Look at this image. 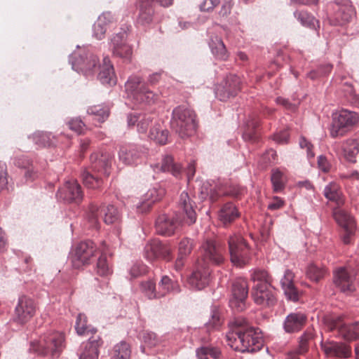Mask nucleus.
Listing matches in <instances>:
<instances>
[{"label": "nucleus", "instance_id": "nucleus-24", "mask_svg": "<svg viewBox=\"0 0 359 359\" xmlns=\"http://www.w3.org/2000/svg\"><path fill=\"white\" fill-rule=\"evenodd\" d=\"M306 320V316L304 313H290L286 316L283 322V329L287 333L299 332L304 326Z\"/></svg>", "mask_w": 359, "mask_h": 359}, {"label": "nucleus", "instance_id": "nucleus-29", "mask_svg": "<svg viewBox=\"0 0 359 359\" xmlns=\"http://www.w3.org/2000/svg\"><path fill=\"white\" fill-rule=\"evenodd\" d=\"M243 189L238 186L231 185L225 189L219 188L218 190L213 189L210 192L208 191L204 192L201 191L202 198H205L210 195V197L212 201L217 199L218 197L222 196H229L232 197H238L243 193Z\"/></svg>", "mask_w": 359, "mask_h": 359}, {"label": "nucleus", "instance_id": "nucleus-64", "mask_svg": "<svg viewBox=\"0 0 359 359\" xmlns=\"http://www.w3.org/2000/svg\"><path fill=\"white\" fill-rule=\"evenodd\" d=\"M294 273L290 269L285 271L283 277L280 280V285L282 288L293 285Z\"/></svg>", "mask_w": 359, "mask_h": 359}, {"label": "nucleus", "instance_id": "nucleus-51", "mask_svg": "<svg viewBox=\"0 0 359 359\" xmlns=\"http://www.w3.org/2000/svg\"><path fill=\"white\" fill-rule=\"evenodd\" d=\"M326 273L327 271L324 267L312 264L307 269L306 276L310 280L318 282L324 278Z\"/></svg>", "mask_w": 359, "mask_h": 359}, {"label": "nucleus", "instance_id": "nucleus-17", "mask_svg": "<svg viewBox=\"0 0 359 359\" xmlns=\"http://www.w3.org/2000/svg\"><path fill=\"white\" fill-rule=\"evenodd\" d=\"M251 295L254 302L262 306H271L276 302L272 285L255 283Z\"/></svg>", "mask_w": 359, "mask_h": 359}, {"label": "nucleus", "instance_id": "nucleus-7", "mask_svg": "<svg viewBox=\"0 0 359 359\" xmlns=\"http://www.w3.org/2000/svg\"><path fill=\"white\" fill-rule=\"evenodd\" d=\"M230 259L232 264L238 267L247 265L250 259L248 245L240 234H233L228 239Z\"/></svg>", "mask_w": 359, "mask_h": 359}, {"label": "nucleus", "instance_id": "nucleus-48", "mask_svg": "<svg viewBox=\"0 0 359 359\" xmlns=\"http://www.w3.org/2000/svg\"><path fill=\"white\" fill-rule=\"evenodd\" d=\"M110 18V15L109 14H101L97 20L93 25V36L95 37L98 40L102 39L104 36L107 27L104 25V20L106 17Z\"/></svg>", "mask_w": 359, "mask_h": 359}, {"label": "nucleus", "instance_id": "nucleus-53", "mask_svg": "<svg viewBox=\"0 0 359 359\" xmlns=\"http://www.w3.org/2000/svg\"><path fill=\"white\" fill-rule=\"evenodd\" d=\"M142 339L144 344L149 348L155 347L161 343V339L151 331L143 332Z\"/></svg>", "mask_w": 359, "mask_h": 359}, {"label": "nucleus", "instance_id": "nucleus-57", "mask_svg": "<svg viewBox=\"0 0 359 359\" xmlns=\"http://www.w3.org/2000/svg\"><path fill=\"white\" fill-rule=\"evenodd\" d=\"M287 300L297 302L299 299L300 292L294 285L282 288Z\"/></svg>", "mask_w": 359, "mask_h": 359}, {"label": "nucleus", "instance_id": "nucleus-28", "mask_svg": "<svg viewBox=\"0 0 359 359\" xmlns=\"http://www.w3.org/2000/svg\"><path fill=\"white\" fill-rule=\"evenodd\" d=\"M139 8L137 22L144 26L151 23L154 14L152 0H139Z\"/></svg>", "mask_w": 359, "mask_h": 359}, {"label": "nucleus", "instance_id": "nucleus-4", "mask_svg": "<svg viewBox=\"0 0 359 359\" xmlns=\"http://www.w3.org/2000/svg\"><path fill=\"white\" fill-rule=\"evenodd\" d=\"M125 90L128 96L137 103L151 104L158 99V95L149 90L142 76L130 75L125 83Z\"/></svg>", "mask_w": 359, "mask_h": 359}, {"label": "nucleus", "instance_id": "nucleus-50", "mask_svg": "<svg viewBox=\"0 0 359 359\" xmlns=\"http://www.w3.org/2000/svg\"><path fill=\"white\" fill-rule=\"evenodd\" d=\"M87 112L88 114L95 116L99 122H103L108 117L109 109L107 106L94 105L90 107Z\"/></svg>", "mask_w": 359, "mask_h": 359}, {"label": "nucleus", "instance_id": "nucleus-44", "mask_svg": "<svg viewBox=\"0 0 359 359\" xmlns=\"http://www.w3.org/2000/svg\"><path fill=\"white\" fill-rule=\"evenodd\" d=\"M314 333L311 329H308L299 337V346L297 349V353H290V354H295L298 357L299 354L305 353L309 349V342L313 339Z\"/></svg>", "mask_w": 359, "mask_h": 359}, {"label": "nucleus", "instance_id": "nucleus-1", "mask_svg": "<svg viewBox=\"0 0 359 359\" xmlns=\"http://www.w3.org/2000/svg\"><path fill=\"white\" fill-rule=\"evenodd\" d=\"M229 330L226 334L228 345L241 353H255L264 345L261 331L249 324L243 317L235 318L229 323Z\"/></svg>", "mask_w": 359, "mask_h": 359}, {"label": "nucleus", "instance_id": "nucleus-34", "mask_svg": "<svg viewBox=\"0 0 359 359\" xmlns=\"http://www.w3.org/2000/svg\"><path fill=\"white\" fill-rule=\"evenodd\" d=\"M158 287V296H160L161 298L164 297L170 293H179L181 291L178 282L171 279L167 275L161 277Z\"/></svg>", "mask_w": 359, "mask_h": 359}, {"label": "nucleus", "instance_id": "nucleus-15", "mask_svg": "<svg viewBox=\"0 0 359 359\" xmlns=\"http://www.w3.org/2000/svg\"><path fill=\"white\" fill-rule=\"evenodd\" d=\"M248 295V285L247 280L243 278L236 279L231 290V297L229 299L230 307L241 312L246 308V299Z\"/></svg>", "mask_w": 359, "mask_h": 359}, {"label": "nucleus", "instance_id": "nucleus-11", "mask_svg": "<svg viewBox=\"0 0 359 359\" xmlns=\"http://www.w3.org/2000/svg\"><path fill=\"white\" fill-rule=\"evenodd\" d=\"M96 248L95 243L90 240L80 242L73 250L71 255L72 266L76 269L89 264L95 255Z\"/></svg>", "mask_w": 359, "mask_h": 359}, {"label": "nucleus", "instance_id": "nucleus-25", "mask_svg": "<svg viewBox=\"0 0 359 359\" xmlns=\"http://www.w3.org/2000/svg\"><path fill=\"white\" fill-rule=\"evenodd\" d=\"M90 160L92 170L102 172L107 176L109 175L111 158L109 154L93 153L91 154Z\"/></svg>", "mask_w": 359, "mask_h": 359}, {"label": "nucleus", "instance_id": "nucleus-54", "mask_svg": "<svg viewBox=\"0 0 359 359\" xmlns=\"http://www.w3.org/2000/svg\"><path fill=\"white\" fill-rule=\"evenodd\" d=\"M271 180L273 184V191L279 192L284 188L283 174L279 170H273Z\"/></svg>", "mask_w": 359, "mask_h": 359}, {"label": "nucleus", "instance_id": "nucleus-45", "mask_svg": "<svg viewBox=\"0 0 359 359\" xmlns=\"http://www.w3.org/2000/svg\"><path fill=\"white\" fill-rule=\"evenodd\" d=\"M131 350L130 345L121 341L114 346L111 359H130Z\"/></svg>", "mask_w": 359, "mask_h": 359}, {"label": "nucleus", "instance_id": "nucleus-31", "mask_svg": "<svg viewBox=\"0 0 359 359\" xmlns=\"http://www.w3.org/2000/svg\"><path fill=\"white\" fill-rule=\"evenodd\" d=\"M323 194L327 200L334 202L339 207H341L345 203V198L340 187L336 182H331L327 184L324 188Z\"/></svg>", "mask_w": 359, "mask_h": 359}, {"label": "nucleus", "instance_id": "nucleus-23", "mask_svg": "<svg viewBox=\"0 0 359 359\" xmlns=\"http://www.w3.org/2000/svg\"><path fill=\"white\" fill-rule=\"evenodd\" d=\"M165 194V189L161 186H156L149 189L145 194V200L137 205V211L140 213L148 211L152 204L161 200L164 196Z\"/></svg>", "mask_w": 359, "mask_h": 359}, {"label": "nucleus", "instance_id": "nucleus-43", "mask_svg": "<svg viewBox=\"0 0 359 359\" xmlns=\"http://www.w3.org/2000/svg\"><path fill=\"white\" fill-rule=\"evenodd\" d=\"M140 287L141 292L149 299H161L158 296V289L156 290V283L153 280L142 281Z\"/></svg>", "mask_w": 359, "mask_h": 359}, {"label": "nucleus", "instance_id": "nucleus-55", "mask_svg": "<svg viewBox=\"0 0 359 359\" xmlns=\"http://www.w3.org/2000/svg\"><path fill=\"white\" fill-rule=\"evenodd\" d=\"M50 134L45 132H36L32 135L33 141L39 147H46L51 144Z\"/></svg>", "mask_w": 359, "mask_h": 359}, {"label": "nucleus", "instance_id": "nucleus-14", "mask_svg": "<svg viewBox=\"0 0 359 359\" xmlns=\"http://www.w3.org/2000/svg\"><path fill=\"white\" fill-rule=\"evenodd\" d=\"M65 338L62 333L49 331L41 337L39 341V349L43 355H57L61 351Z\"/></svg>", "mask_w": 359, "mask_h": 359}, {"label": "nucleus", "instance_id": "nucleus-32", "mask_svg": "<svg viewBox=\"0 0 359 359\" xmlns=\"http://www.w3.org/2000/svg\"><path fill=\"white\" fill-rule=\"evenodd\" d=\"M240 213L236 206L231 202L224 204L218 214L219 221L224 225L229 224L239 217Z\"/></svg>", "mask_w": 359, "mask_h": 359}, {"label": "nucleus", "instance_id": "nucleus-33", "mask_svg": "<svg viewBox=\"0 0 359 359\" xmlns=\"http://www.w3.org/2000/svg\"><path fill=\"white\" fill-rule=\"evenodd\" d=\"M334 10V18L339 25L349 22L354 15L353 8L348 1L343 4L337 3Z\"/></svg>", "mask_w": 359, "mask_h": 359}, {"label": "nucleus", "instance_id": "nucleus-6", "mask_svg": "<svg viewBox=\"0 0 359 359\" xmlns=\"http://www.w3.org/2000/svg\"><path fill=\"white\" fill-rule=\"evenodd\" d=\"M224 261L223 248L215 238L205 239L200 248V257L196 262L210 269V266H219Z\"/></svg>", "mask_w": 359, "mask_h": 359}, {"label": "nucleus", "instance_id": "nucleus-5", "mask_svg": "<svg viewBox=\"0 0 359 359\" xmlns=\"http://www.w3.org/2000/svg\"><path fill=\"white\" fill-rule=\"evenodd\" d=\"M69 62L74 71L90 77L95 74L99 60L88 48L83 47L70 55Z\"/></svg>", "mask_w": 359, "mask_h": 359}, {"label": "nucleus", "instance_id": "nucleus-10", "mask_svg": "<svg viewBox=\"0 0 359 359\" xmlns=\"http://www.w3.org/2000/svg\"><path fill=\"white\" fill-rule=\"evenodd\" d=\"M358 121L357 114L346 109L341 110L333 118L330 128V135L335 138L344 136L347 128L354 125Z\"/></svg>", "mask_w": 359, "mask_h": 359}, {"label": "nucleus", "instance_id": "nucleus-38", "mask_svg": "<svg viewBox=\"0 0 359 359\" xmlns=\"http://www.w3.org/2000/svg\"><path fill=\"white\" fill-rule=\"evenodd\" d=\"M358 143L355 140L351 139L344 142L341 146V155L351 163L355 162V156L359 152Z\"/></svg>", "mask_w": 359, "mask_h": 359}, {"label": "nucleus", "instance_id": "nucleus-63", "mask_svg": "<svg viewBox=\"0 0 359 359\" xmlns=\"http://www.w3.org/2000/svg\"><path fill=\"white\" fill-rule=\"evenodd\" d=\"M299 146L302 149H306L307 157L309 159L313 158L315 156V154L313 151L312 144L307 140L304 137H301L299 139Z\"/></svg>", "mask_w": 359, "mask_h": 359}, {"label": "nucleus", "instance_id": "nucleus-21", "mask_svg": "<svg viewBox=\"0 0 359 359\" xmlns=\"http://www.w3.org/2000/svg\"><path fill=\"white\" fill-rule=\"evenodd\" d=\"M56 196L65 202L79 203L83 198V193L81 186L76 181H67L57 191Z\"/></svg>", "mask_w": 359, "mask_h": 359}, {"label": "nucleus", "instance_id": "nucleus-9", "mask_svg": "<svg viewBox=\"0 0 359 359\" xmlns=\"http://www.w3.org/2000/svg\"><path fill=\"white\" fill-rule=\"evenodd\" d=\"M144 257L150 262L159 258L170 262L172 259V249L168 243L153 239L146 244L144 249Z\"/></svg>", "mask_w": 359, "mask_h": 359}, {"label": "nucleus", "instance_id": "nucleus-61", "mask_svg": "<svg viewBox=\"0 0 359 359\" xmlns=\"http://www.w3.org/2000/svg\"><path fill=\"white\" fill-rule=\"evenodd\" d=\"M152 123V119L150 116L140 115V118L137 124V131L140 133H145L148 127Z\"/></svg>", "mask_w": 359, "mask_h": 359}, {"label": "nucleus", "instance_id": "nucleus-47", "mask_svg": "<svg viewBox=\"0 0 359 359\" xmlns=\"http://www.w3.org/2000/svg\"><path fill=\"white\" fill-rule=\"evenodd\" d=\"M294 16L304 27L311 29L316 28V24H318L316 19L306 11H297L294 13Z\"/></svg>", "mask_w": 359, "mask_h": 359}, {"label": "nucleus", "instance_id": "nucleus-60", "mask_svg": "<svg viewBox=\"0 0 359 359\" xmlns=\"http://www.w3.org/2000/svg\"><path fill=\"white\" fill-rule=\"evenodd\" d=\"M100 212V208L92 206L90 207V212L88 214V222L90 223V226L94 229H97L99 227V222H98V215Z\"/></svg>", "mask_w": 359, "mask_h": 359}, {"label": "nucleus", "instance_id": "nucleus-49", "mask_svg": "<svg viewBox=\"0 0 359 359\" xmlns=\"http://www.w3.org/2000/svg\"><path fill=\"white\" fill-rule=\"evenodd\" d=\"M251 279L254 283L272 285L273 278L264 269H255L251 274Z\"/></svg>", "mask_w": 359, "mask_h": 359}, {"label": "nucleus", "instance_id": "nucleus-19", "mask_svg": "<svg viewBox=\"0 0 359 359\" xmlns=\"http://www.w3.org/2000/svg\"><path fill=\"white\" fill-rule=\"evenodd\" d=\"M210 270L196 262L195 269L187 279V284L193 290H201L209 283Z\"/></svg>", "mask_w": 359, "mask_h": 359}, {"label": "nucleus", "instance_id": "nucleus-8", "mask_svg": "<svg viewBox=\"0 0 359 359\" xmlns=\"http://www.w3.org/2000/svg\"><path fill=\"white\" fill-rule=\"evenodd\" d=\"M35 312L36 305L34 300L27 296L22 295L18 299L10 323L22 326L33 318Z\"/></svg>", "mask_w": 359, "mask_h": 359}, {"label": "nucleus", "instance_id": "nucleus-56", "mask_svg": "<svg viewBox=\"0 0 359 359\" xmlns=\"http://www.w3.org/2000/svg\"><path fill=\"white\" fill-rule=\"evenodd\" d=\"M193 248V241L187 238H183L179 243L178 255L187 257Z\"/></svg>", "mask_w": 359, "mask_h": 359}, {"label": "nucleus", "instance_id": "nucleus-52", "mask_svg": "<svg viewBox=\"0 0 359 359\" xmlns=\"http://www.w3.org/2000/svg\"><path fill=\"white\" fill-rule=\"evenodd\" d=\"M83 182L86 187L90 189H95L100 186L101 180L97 176H94L90 172L84 170L82 173Z\"/></svg>", "mask_w": 359, "mask_h": 359}, {"label": "nucleus", "instance_id": "nucleus-26", "mask_svg": "<svg viewBox=\"0 0 359 359\" xmlns=\"http://www.w3.org/2000/svg\"><path fill=\"white\" fill-rule=\"evenodd\" d=\"M151 167L156 172H170L176 177H178L182 172L181 165L175 163L172 156L168 154L163 156L161 164L156 163Z\"/></svg>", "mask_w": 359, "mask_h": 359}, {"label": "nucleus", "instance_id": "nucleus-20", "mask_svg": "<svg viewBox=\"0 0 359 359\" xmlns=\"http://www.w3.org/2000/svg\"><path fill=\"white\" fill-rule=\"evenodd\" d=\"M241 89V79L234 74H230L225 79L222 86L216 90V97L221 101H226L231 97H234Z\"/></svg>", "mask_w": 359, "mask_h": 359}, {"label": "nucleus", "instance_id": "nucleus-3", "mask_svg": "<svg viewBox=\"0 0 359 359\" xmlns=\"http://www.w3.org/2000/svg\"><path fill=\"white\" fill-rule=\"evenodd\" d=\"M170 126L182 138L192 135L197 127L195 112L185 106L176 107L172 110Z\"/></svg>", "mask_w": 359, "mask_h": 359}, {"label": "nucleus", "instance_id": "nucleus-59", "mask_svg": "<svg viewBox=\"0 0 359 359\" xmlns=\"http://www.w3.org/2000/svg\"><path fill=\"white\" fill-rule=\"evenodd\" d=\"M147 272V266L141 262H135L130 269V274L133 278H137Z\"/></svg>", "mask_w": 359, "mask_h": 359}, {"label": "nucleus", "instance_id": "nucleus-39", "mask_svg": "<svg viewBox=\"0 0 359 359\" xmlns=\"http://www.w3.org/2000/svg\"><path fill=\"white\" fill-rule=\"evenodd\" d=\"M103 341L98 335L90 337L86 342L82 343L81 348L82 352L90 354L94 353L99 356V348L102 346Z\"/></svg>", "mask_w": 359, "mask_h": 359}, {"label": "nucleus", "instance_id": "nucleus-18", "mask_svg": "<svg viewBox=\"0 0 359 359\" xmlns=\"http://www.w3.org/2000/svg\"><path fill=\"white\" fill-rule=\"evenodd\" d=\"M147 149L139 145L128 144L120 147L118 158L126 165L139 163L146 154Z\"/></svg>", "mask_w": 359, "mask_h": 359}, {"label": "nucleus", "instance_id": "nucleus-42", "mask_svg": "<svg viewBox=\"0 0 359 359\" xmlns=\"http://www.w3.org/2000/svg\"><path fill=\"white\" fill-rule=\"evenodd\" d=\"M245 129L243 134L245 141H255L257 139L255 129L259 126V120L254 116H250L245 121Z\"/></svg>", "mask_w": 359, "mask_h": 359}, {"label": "nucleus", "instance_id": "nucleus-46", "mask_svg": "<svg viewBox=\"0 0 359 359\" xmlns=\"http://www.w3.org/2000/svg\"><path fill=\"white\" fill-rule=\"evenodd\" d=\"M102 212H104V221L107 224H115L121 221V214L113 205H107Z\"/></svg>", "mask_w": 359, "mask_h": 359}, {"label": "nucleus", "instance_id": "nucleus-37", "mask_svg": "<svg viewBox=\"0 0 359 359\" xmlns=\"http://www.w3.org/2000/svg\"><path fill=\"white\" fill-rule=\"evenodd\" d=\"M333 217L337 223L342 228H350L355 226V222L353 217L346 210L337 206L333 209Z\"/></svg>", "mask_w": 359, "mask_h": 359}, {"label": "nucleus", "instance_id": "nucleus-36", "mask_svg": "<svg viewBox=\"0 0 359 359\" xmlns=\"http://www.w3.org/2000/svg\"><path fill=\"white\" fill-rule=\"evenodd\" d=\"M209 47L212 53L217 59L226 60L229 54L226 46L221 38L217 36H212L209 41Z\"/></svg>", "mask_w": 359, "mask_h": 359}, {"label": "nucleus", "instance_id": "nucleus-16", "mask_svg": "<svg viewBox=\"0 0 359 359\" xmlns=\"http://www.w3.org/2000/svg\"><path fill=\"white\" fill-rule=\"evenodd\" d=\"M127 34L121 32L116 34L111 39L110 47L113 55L123 59L125 62H130L133 55V48L126 42Z\"/></svg>", "mask_w": 359, "mask_h": 359}, {"label": "nucleus", "instance_id": "nucleus-30", "mask_svg": "<svg viewBox=\"0 0 359 359\" xmlns=\"http://www.w3.org/2000/svg\"><path fill=\"white\" fill-rule=\"evenodd\" d=\"M169 131L159 122H155L149 129L148 137L156 144L165 145L168 142Z\"/></svg>", "mask_w": 359, "mask_h": 359}, {"label": "nucleus", "instance_id": "nucleus-2", "mask_svg": "<svg viewBox=\"0 0 359 359\" xmlns=\"http://www.w3.org/2000/svg\"><path fill=\"white\" fill-rule=\"evenodd\" d=\"M195 202L185 191L182 192L178 201V210L176 218L165 214L160 215L155 223L156 232L163 236L172 235L180 223L188 225L194 224L196 221Z\"/></svg>", "mask_w": 359, "mask_h": 359}, {"label": "nucleus", "instance_id": "nucleus-58", "mask_svg": "<svg viewBox=\"0 0 359 359\" xmlns=\"http://www.w3.org/2000/svg\"><path fill=\"white\" fill-rule=\"evenodd\" d=\"M221 325L219 313L216 310H212L210 318L205 323V326L208 330L218 328Z\"/></svg>", "mask_w": 359, "mask_h": 359}, {"label": "nucleus", "instance_id": "nucleus-22", "mask_svg": "<svg viewBox=\"0 0 359 359\" xmlns=\"http://www.w3.org/2000/svg\"><path fill=\"white\" fill-rule=\"evenodd\" d=\"M320 346L327 357L343 359L348 358L351 354V348L341 342L321 341Z\"/></svg>", "mask_w": 359, "mask_h": 359}, {"label": "nucleus", "instance_id": "nucleus-62", "mask_svg": "<svg viewBox=\"0 0 359 359\" xmlns=\"http://www.w3.org/2000/svg\"><path fill=\"white\" fill-rule=\"evenodd\" d=\"M69 129L76 132L78 134H81L84 129L85 124L81 119L79 118H72L68 122Z\"/></svg>", "mask_w": 359, "mask_h": 359}, {"label": "nucleus", "instance_id": "nucleus-35", "mask_svg": "<svg viewBox=\"0 0 359 359\" xmlns=\"http://www.w3.org/2000/svg\"><path fill=\"white\" fill-rule=\"evenodd\" d=\"M106 243L104 241L102 243V247L100 248L101 255L98 258L97 266H96V273L97 275L102 277L107 278L112 274L113 270L112 266L109 262L107 259L106 256L107 250H106Z\"/></svg>", "mask_w": 359, "mask_h": 359}, {"label": "nucleus", "instance_id": "nucleus-27", "mask_svg": "<svg viewBox=\"0 0 359 359\" xmlns=\"http://www.w3.org/2000/svg\"><path fill=\"white\" fill-rule=\"evenodd\" d=\"M97 79L103 84L114 85L116 83L114 66L108 57L103 58V62L100 66V71Z\"/></svg>", "mask_w": 359, "mask_h": 359}, {"label": "nucleus", "instance_id": "nucleus-40", "mask_svg": "<svg viewBox=\"0 0 359 359\" xmlns=\"http://www.w3.org/2000/svg\"><path fill=\"white\" fill-rule=\"evenodd\" d=\"M198 359H217L221 355L219 348L212 346H203L196 350Z\"/></svg>", "mask_w": 359, "mask_h": 359}, {"label": "nucleus", "instance_id": "nucleus-13", "mask_svg": "<svg viewBox=\"0 0 359 359\" xmlns=\"http://www.w3.org/2000/svg\"><path fill=\"white\" fill-rule=\"evenodd\" d=\"M326 324L329 330H337L339 335L346 340L359 338V322L348 325L343 323L341 317H332L327 320Z\"/></svg>", "mask_w": 359, "mask_h": 359}, {"label": "nucleus", "instance_id": "nucleus-41", "mask_svg": "<svg viewBox=\"0 0 359 359\" xmlns=\"http://www.w3.org/2000/svg\"><path fill=\"white\" fill-rule=\"evenodd\" d=\"M75 330L79 335L95 333L97 330L87 324V317L83 313H79L76 320Z\"/></svg>", "mask_w": 359, "mask_h": 359}, {"label": "nucleus", "instance_id": "nucleus-12", "mask_svg": "<svg viewBox=\"0 0 359 359\" xmlns=\"http://www.w3.org/2000/svg\"><path fill=\"white\" fill-rule=\"evenodd\" d=\"M355 275L350 267H339L333 273V283L341 292L350 294L355 290Z\"/></svg>", "mask_w": 359, "mask_h": 359}]
</instances>
